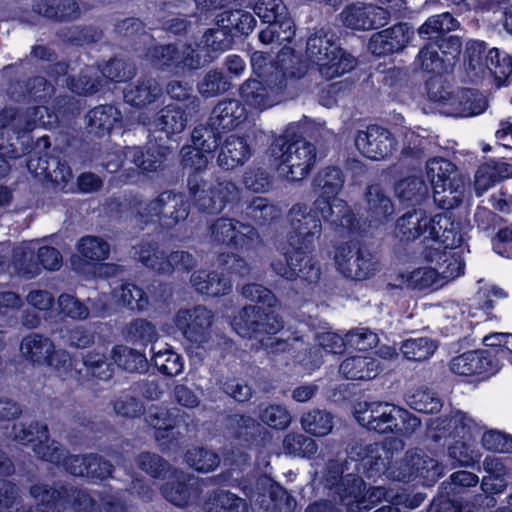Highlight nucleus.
Wrapping results in <instances>:
<instances>
[{"instance_id":"f257e3e1","label":"nucleus","mask_w":512,"mask_h":512,"mask_svg":"<svg viewBox=\"0 0 512 512\" xmlns=\"http://www.w3.org/2000/svg\"><path fill=\"white\" fill-rule=\"evenodd\" d=\"M287 218L290 230L287 245L281 248L284 258L272 259L270 267L288 281L315 283L320 278V267L310 253L321 236V220L316 211L303 203L292 205Z\"/></svg>"},{"instance_id":"f03ea898","label":"nucleus","mask_w":512,"mask_h":512,"mask_svg":"<svg viewBox=\"0 0 512 512\" xmlns=\"http://www.w3.org/2000/svg\"><path fill=\"white\" fill-rule=\"evenodd\" d=\"M394 232L403 242L423 237L424 240L452 247L463 241L460 223L454 221L448 212L431 216L423 209L408 211L397 219Z\"/></svg>"},{"instance_id":"7ed1b4c3","label":"nucleus","mask_w":512,"mask_h":512,"mask_svg":"<svg viewBox=\"0 0 512 512\" xmlns=\"http://www.w3.org/2000/svg\"><path fill=\"white\" fill-rule=\"evenodd\" d=\"M129 208L136 224L141 228L148 224L171 228L186 220L189 215L186 196L173 191H164L150 201L133 197L129 201Z\"/></svg>"},{"instance_id":"20e7f679","label":"nucleus","mask_w":512,"mask_h":512,"mask_svg":"<svg viewBox=\"0 0 512 512\" xmlns=\"http://www.w3.org/2000/svg\"><path fill=\"white\" fill-rule=\"evenodd\" d=\"M344 185L342 171L337 167H326L320 170L314 177L313 190L319 194L314 201V206L320 212L323 219L334 226L351 229L354 225V214L347 204L334 198Z\"/></svg>"},{"instance_id":"39448f33","label":"nucleus","mask_w":512,"mask_h":512,"mask_svg":"<svg viewBox=\"0 0 512 512\" xmlns=\"http://www.w3.org/2000/svg\"><path fill=\"white\" fill-rule=\"evenodd\" d=\"M268 154L280 173L291 181L306 178L316 162V148L313 144L302 139L293 140L287 135L276 137Z\"/></svg>"},{"instance_id":"423d86ee","label":"nucleus","mask_w":512,"mask_h":512,"mask_svg":"<svg viewBox=\"0 0 512 512\" xmlns=\"http://www.w3.org/2000/svg\"><path fill=\"white\" fill-rule=\"evenodd\" d=\"M306 54L318 65L320 75L327 80L350 72L357 65V60L336 44L334 34L324 29L308 38Z\"/></svg>"},{"instance_id":"0eeeda50","label":"nucleus","mask_w":512,"mask_h":512,"mask_svg":"<svg viewBox=\"0 0 512 512\" xmlns=\"http://www.w3.org/2000/svg\"><path fill=\"white\" fill-rule=\"evenodd\" d=\"M187 185L194 205L209 214L221 213L240 200V189L225 178L218 177L208 182L193 175L188 177Z\"/></svg>"},{"instance_id":"6e6552de","label":"nucleus","mask_w":512,"mask_h":512,"mask_svg":"<svg viewBox=\"0 0 512 512\" xmlns=\"http://www.w3.org/2000/svg\"><path fill=\"white\" fill-rule=\"evenodd\" d=\"M426 174L434 190V201L441 208L453 209L462 202L465 181L452 162L433 158L427 162Z\"/></svg>"},{"instance_id":"1a4fd4ad","label":"nucleus","mask_w":512,"mask_h":512,"mask_svg":"<svg viewBox=\"0 0 512 512\" xmlns=\"http://www.w3.org/2000/svg\"><path fill=\"white\" fill-rule=\"evenodd\" d=\"M213 322L214 313L202 305L182 308L174 316V324L189 342V352L200 359L213 347Z\"/></svg>"},{"instance_id":"9d476101","label":"nucleus","mask_w":512,"mask_h":512,"mask_svg":"<svg viewBox=\"0 0 512 512\" xmlns=\"http://www.w3.org/2000/svg\"><path fill=\"white\" fill-rule=\"evenodd\" d=\"M485 51L486 44L483 41L474 40L467 43L466 73L472 81L491 75L501 85L512 73V59L498 48H491L487 54Z\"/></svg>"},{"instance_id":"9b49d317","label":"nucleus","mask_w":512,"mask_h":512,"mask_svg":"<svg viewBox=\"0 0 512 512\" xmlns=\"http://www.w3.org/2000/svg\"><path fill=\"white\" fill-rule=\"evenodd\" d=\"M338 493L348 512H367L381 501L394 505L402 502V497L392 489L377 486L366 490L363 479L351 474L342 479Z\"/></svg>"},{"instance_id":"f8f14e48","label":"nucleus","mask_w":512,"mask_h":512,"mask_svg":"<svg viewBox=\"0 0 512 512\" xmlns=\"http://www.w3.org/2000/svg\"><path fill=\"white\" fill-rule=\"evenodd\" d=\"M30 493L39 502L30 512H61V509H67V505H72L76 512H98L95 501L84 491L73 488L51 491L44 485H34Z\"/></svg>"},{"instance_id":"ddd939ff","label":"nucleus","mask_w":512,"mask_h":512,"mask_svg":"<svg viewBox=\"0 0 512 512\" xmlns=\"http://www.w3.org/2000/svg\"><path fill=\"white\" fill-rule=\"evenodd\" d=\"M334 261L339 273L355 281L370 279L379 271L377 257L368 248L357 243L337 246Z\"/></svg>"},{"instance_id":"4468645a","label":"nucleus","mask_w":512,"mask_h":512,"mask_svg":"<svg viewBox=\"0 0 512 512\" xmlns=\"http://www.w3.org/2000/svg\"><path fill=\"white\" fill-rule=\"evenodd\" d=\"M443 473L437 460L418 451H408L405 456L388 468V478L395 481L419 479L423 485H431Z\"/></svg>"},{"instance_id":"2eb2a0df","label":"nucleus","mask_w":512,"mask_h":512,"mask_svg":"<svg viewBox=\"0 0 512 512\" xmlns=\"http://www.w3.org/2000/svg\"><path fill=\"white\" fill-rule=\"evenodd\" d=\"M286 87L285 77L277 74L268 80L249 78L240 86L239 93L246 106L263 111L284 99Z\"/></svg>"},{"instance_id":"dca6fc26","label":"nucleus","mask_w":512,"mask_h":512,"mask_svg":"<svg viewBox=\"0 0 512 512\" xmlns=\"http://www.w3.org/2000/svg\"><path fill=\"white\" fill-rule=\"evenodd\" d=\"M147 57L151 63L158 68L174 70L175 73H183L186 70L199 69L205 65L199 53L191 46L178 49L174 45L158 46L149 50Z\"/></svg>"},{"instance_id":"f3484780","label":"nucleus","mask_w":512,"mask_h":512,"mask_svg":"<svg viewBox=\"0 0 512 512\" xmlns=\"http://www.w3.org/2000/svg\"><path fill=\"white\" fill-rule=\"evenodd\" d=\"M357 150L372 160H383L393 154L396 142L389 130L379 125H370L358 130L354 137Z\"/></svg>"},{"instance_id":"a211bd4d","label":"nucleus","mask_w":512,"mask_h":512,"mask_svg":"<svg viewBox=\"0 0 512 512\" xmlns=\"http://www.w3.org/2000/svg\"><path fill=\"white\" fill-rule=\"evenodd\" d=\"M458 27V21L448 12L431 16L420 26L418 33L422 38L437 39L436 46L443 54L456 56L460 52L461 42L456 36L446 34Z\"/></svg>"},{"instance_id":"6ab92c4d","label":"nucleus","mask_w":512,"mask_h":512,"mask_svg":"<svg viewBox=\"0 0 512 512\" xmlns=\"http://www.w3.org/2000/svg\"><path fill=\"white\" fill-rule=\"evenodd\" d=\"M298 63V58L293 54L289 48L282 49L275 61L270 59L269 54L255 51L251 55V67L254 75L258 79L268 80L273 79L277 74L285 77L287 82L288 77H294L299 74L295 69V64Z\"/></svg>"},{"instance_id":"aec40b11","label":"nucleus","mask_w":512,"mask_h":512,"mask_svg":"<svg viewBox=\"0 0 512 512\" xmlns=\"http://www.w3.org/2000/svg\"><path fill=\"white\" fill-rule=\"evenodd\" d=\"M395 409L396 405L388 402H360L355 406L354 417L368 430L388 433L397 427Z\"/></svg>"},{"instance_id":"412c9836","label":"nucleus","mask_w":512,"mask_h":512,"mask_svg":"<svg viewBox=\"0 0 512 512\" xmlns=\"http://www.w3.org/2000/svg\"><path fill=\"white\" fill-rule=\"evenodd\" d=\"M258 512H291L295 502L290 495L268 477H261L250 496Z\"/></svg>"},{"instance_id":"4be33fe9","label":"nucleus","mask_w":512,"mask_h":512,"mask_svg":"<svg viewBox=\"0 0 512 512\" xmlns=\"http://www.w3.org/2000/svg\"><path fill=\"white\" fill-rule=\"evenodd\" d=\"M10 260L0 259V272H8L24 279H33L41 273L36 260V241L22 242L16 246Z\"/></svg>"},{"instance_id":"5701e85b","label":"nucleus","mask_w":512,"mask_h":512,"mask_svg":"<svg viewBox=\"0 0 512 512\" xmlns=\"http://www.w3.org/2000/svg\"><path fill=\"white\" fill-rule=\"evenodd\" d=\"M389 18L388 10L373 4L355 3L346 7L341 13L343 24L357 30H369L383 26Z\"/></svg>"},{"instance_id":"b1692460","label":"nucleus","mask_w":512,"mask_h":512,"mask_svg":"<svg viewBox=\"0 0 512 512\" xmlns=\"http://www.w3.org/2000/svg\"><path fill=\"white\" fill-rule=\"evenodd\" d=\"M499 369L498 361L486 351H468L454 357L450 362V370L462 376H489Z\"/></svg>"},{"instance_id":"393cba45","label":"nucleus","mask_w":512,"mask_h":512,"mask_svg":"<svg viewBox=\"0 0 512 512\" xmlns=\"http://www.w3.org/2000/svg\"><path fill=\"white\" fill-rule=\"evenodd\" d=\"M412 31L407 24H397L374 33L368 44L369 50L376 56H386L402 51L408 44Z\"/></svg>"},{"instance_id":"a878e982","label":"nucleus","mask_w":512,"mask_h":512,"mask_svg":"<svg viewBox=\"0 0 512 512\" xmlns=\"http://www.w3.org/2000/svg\"><path fill=\"white\" fill-rule=\"evenodd\" d=\"M163 497L178 507H184L196 503L201 490L197 481L183 472H175L173 480L161 487Z\"/></svg>"},{"instance_id":"bb28decb","label":"nucleus","mask_w":512,"mask_h":512,"mask_svg":"<svg viewBox=\"0 0 512 512\" xmlns=\"http://www.w3.org/2000/svg\"><path fill=\"white\" fill-rule=\"evenodd\" d=\"M477 428L476 421L467 413L455 410L449 418H437L431 421L430 433L435 440L446 436L466 438Z\"/></svg>"},{"instance_id":"cd10ccee","label":"nucleus","mask_w":512,"mask_h":512,"mask_svg":"<svg viewBox=\"0 0 512 512\" xmlns=\"http://www.w3.org/2000/svg\"><path fill=\"white\" fill-rule=\"evenodd\" d=\"M460 245L461 243L452 247L443 245V250L440 247L432 248L427 254V258L431 263L435 264L434 268L438 271L439 280L442 285L464 273L465 263L461 252L455 250Z\"/></svg>"},{"instance_id":"c85d7f7f","label":"nucleus","mask_w":512,"mask_h":512,"mask_svg":"<svg viewBox=\"0 0 512 512\" xmlns=\"http://www.w3.org/2000/svg\"><path fill=\"white\" fill-rule=\"evenodd\" d=\"M352 454L357 456L360 465L368 478H376L383 474L388 477L390 452L381 444L358 445Z\"/></svg>"},{"instance_id":"c756f323","label":"nucleus","mask_w":512,"mask_h":512,"mask_svg":"<svg viewBox=\"0 0 512 512\" xmlns=\"http://www.w3.org/2000/svg\"><path fill=\"white\" fill-rule=\"evenodd\" d=\"M52 72L57 75L55 81L61 84H66L67 87L74 93L79 95L91 94L98 91L100 81L98 79V69L92 66L86 67L82 70L76 79L75 77L65 78L68 72V65L65 63H57L53 66Z\"/></svg>"},{"instance_id":"7c9ffc66","label":"nucleus","mask_w":512,"mask_h":512,"mask_svg":"<svg viewBox=\"0 0 512 512\" xmlns=\"http://www.w3.org/2000/svg\"><path fill=\"white\" fill-rule=\"evenodd\" d=\"M246 119L244 105L236 99L220 101L212 110L209 125L218 130H232Z\"/></svg>"},{"instance_id":"2f4dec72","label":"nucleus","mask_w":512,"mask_h":512,"mask_svg":"<svg viewBox=\"0 0 512 512\" xmlns=\"http://www.w3.org/2000/svg\"><path fill=\"white\" fill-rule=\"evenodd\" d=\"M367 219L375 226L386 223L394 214L395 208L391 198L378 185H371L366 193Z\"/></svg>"},{"instance_id":"473e14b6","label":"nucleus","mask_w":512,"mask_h":512,"mask_svg":"<svg viewBox=\"0 0 512 512\" xmlns=\"http://www.w3.org/2000/svg\"><path fill=\"white\" fill-rule=\"evenodd\" d=\"M163 94L158 81L151 77L138 79L124 91L125 101L135 107H145L156 102Z\"/></svg>"},{"instance_id":"72a5a7b5","label":"nucleus","mask_w":512,"mask_h":512,"mask_svg":"<svg viewBox=\"0 0 512 512\" xmlns=\"http://www.w3.org/2000/svg\"><path fill=\"white\" fill-rule=\"evenodd\" d=\"M389 285L393 288L424 290L433 286H442V283L436 268L420 267L397 274Z\"/></svg>"},{"instance_id":"f704fd0d","label":"nucleus","mask_w":512,"mask_h":512,"mask_svg":"<svg viewBox=\"0 0 512 512\" xmlns=\"http://www.w3.org/2000/svg\"><path fill=\"white\" fill-rule=\"evenodd\" d=\"M251 156L246 140L237 135H229L223 142L217 163L220 167L230 170L244 164Z\"/></svg>"},{"instance_id":"c9c22d12","label":"nucleus","mask_w":512,"mask_h":512,"mask_svg":"<svg viewBox=\"0 0 512 512\" xmlns=\"http://www.w3.org/2000/svg\"><path fill=\"white\" fill-rule=\"evenodd\" d=\"M191 283L197 292L212 297L224 296L232 289L230 279L215 271H195L191 275Z\"/></svg>"},{"instance_id":"e433bc0d","label":"nucleus","mask_w":512,"mask_h":512,"mask_svg":"<svg viewBox=\"0 0 512 512\" xmlns=\"http://www.w3.org/2000/svg\"><path fill=\"white\" fill-rule=\"evenodd\" d=\"M27 167L37 176L49 177L61 189H64L73 177L70 167L57 159H52L49 163L46 159L30 157Z\"/></svg>"},{"instance_id":"4c0bfd02","label":"nucleus","mask_w":512,"mask_h":512,"mask_svg":"<svg viewBox=\"0 0 512 512\" xmlns=\"http://www.w3.org/2000/svg\"><path fill=\"white\" fill-rule=\"evenodd\" d=\"M32 8L43 17L59 21L75 19L80 13L74 0H34Z\"/></svg>"},{"instance_id":"58836bf2","label":"nucleus","mask_w":512,"mask_h":512,"mask_svg":"<svg viewBox=\"0 0 512 512\" xmlns=\"http://www.w3.org/2000/svg\"><path fill=\"white\" fill-rule=\"evenodd\" d=\"M380 365L377 359L365 356H353L345 359L339 372L350 380H370L377 376Z\"/></svg>"},{"instance_id":"ea45409f","label":"nucleus","mask_w":512,"mask_h":512,"mask_svg":"<svg viewBox=\"0 0 512 512\" xmlns=\"http://www.w3.org/2000/svg\"><path fill=\"white\" fill-rule=\"evenodd\" d=\"M89 132L104 135L121 124V112L112 105H101L90 110L86 116Z\"/></svg>"},{"instance_id":"a19ab883","label":"nucleus","mask_w":512,"mask_h":512,"mask_svg":"<svg viewBox=\"0 0 512 512\" xmlns=\"http://www.w3.org/2000/svg\"><path fill=\"white\" fill-rule=\"evenodd\" d=\"M512 167L506 163H486L481 165L474 176V190L477 196L483 195L497 182L511 176Z\"/></svg>"},{"instance_id":"79ce46f5","label":"nucleus","mask_w":512,"mask_h":512,"mask_svg":"<svg viewBox=\"0 0 512 512\" xmlns=\"http://www.w3.org/2000/svg\"><path fill=\"white\" fill-rule=\"evenodd\" d=\"M51 352H53V341L38 333L25 336L20 344L21 355L36 365H43Z\"/></svg>"},{"instance_id":"37998d69","label":"nucleus","mask_w":512,"mask_h":512,"mask_svg":"<svg viewBox=\"0 0 512 512\" xmlns=\"http://www.w3.org/2000/svg\"><path fill=\"white\" fill-rule=\"evenodd\" d=\"M300 424L307 434L324 437L333 429V415L325 410L312 409L302 414Z\"/></svg>"},{"instance_id":"c03bdc74","label":"nucleus","mask_w":512,"mask_h":512,"mask_svg":"<svg viewBox=\"0 0 512 512\" xmlns=\"http://www.w3.org/2000/svg\"><path fill=\"white\" fill-rule=\"evenodd\" d=\"M112 298L117 304L133 311H143L149 305V298L142 288L132 283H125L115 288Z\"/></svg>"},{"instance_id":"a18cd8bd","label":"nucleus","mask_w":512,"mask_h":512,"mask_svg":"<svg viewBox=\"0 0 512 512\" xmlns=\"http://www.w3.org/2000/svg\"><path fill=\"white\" fill-rule=\"evenodd\" d=\"M188 117L184 109L178 105L169 104L159 112L155 123L156 127L164 131L167 135L179 134L187 126Z\"/></svg>"},{"instance_id":"49530a36","label":"nucleus","mask_w":512,"mask_h":512,"mask_svg":"<svg viewBox=\"0 0 512 512\" xmlns=\"http://www.w3.org/2000/svg\"><path fill=\"white\" fill-rule=\"evenodd\" d=\"M282 448L286 455L293 457L312 458L318 452L317 442L298 432L287 433L283 438Z\"/></svg>"},{"instance_id":"de8ad7c7","label":"nucleus","mask_w":512,"mask_h":512,"mask_svg":"<svg viewBox=\"0 0 512 512\" xmlns=\"http://www.w3.org/2000/svg\"><path fill=\"white\" fill-rule=\"evenodd\" d=\"M438 344L430 337L408 338L401 343L400 351L409 361L428 360L437 350Z\"/></svg>"},{"instance_id":"09e8293b","label":"nucleus","mask_w":512,"mask_h":512,"mask_svg":"<svg viewBox=\"0 0 512 512\" xmlns=\"http://www.w3.org/2000/svg\"><path fill=\"white\" fill-rule=\"evenodd\" d=\"M122 154L126 162L134 164L143 172L156 171L163 161V156L158 149H148L144 152L139 147H127Z\"/></svg>"},{"instance_id":"8fccbe9b","label":"nucleus","mask_w":512,"mask_h":512,"mask_svg":"<svg viewBox=\"0 0 512 512\" xmlns=\"http://www.w3.org/2000/svg\"><path fill=\"white\" fill-rule=\"evenodd\" d=\"M137 259L147 268L162 274H169L170 266L166 263L167 256L157 243L143 242L136 250Z\"/></svg>"},{"instance_id":"3c124183","label":"nucleus","mask_w":512,"mask_h":512,"mask_svg":"<svg viewBox=\"0 0 512 512\" xmlns=\"http://www.w3.org/2000/svg\"><path fill=\"white\" fill-rule=\"evenodd\" d=\"M428 189L422 178L410 176L401 179L395 186V195L401 202L417 203L427 194Z\"/></svg>"},{"instance_id":"603ef678","label":"nucleus","mask_w":512,"mask_h":512,"mask_svg":"<svg viewBox=\"0 0 512 512\" xmlns=\"http://www.w3.org/2000/svg\"><path fill=\"white\" fill-rule=\"evenodd\" d=\"M207 512H247L244 499L228 491L212 494L206 503Z\"/></svg>"},{"instance_id":"864d4df0","label":"nucleus","mask_w":512,"mask_h":512,"mask_svg":"<svg viewBox=\"0 0 512 512\" xmlns=\"http://www.w3.org/2000/svg\"><path fill=\"white\" fill-rule=\"evenodd\" d=\"M179 416L180 410L177 408L154 407L149 409L146 422L157 430L155 437L160 439L164 437L162 431H168L177 425Z\"/></svg>"},{"instance_id":"5fc2aeb1","label":"nucleus","mask_w":512,"mask_h":512,"mask_svg":"<svg viewBox=\"0 0 512 512\" xmlns=\"http://www.w3.org/2000/svg\"><path fill=\"white\" fill-rule=\"evenodd\" d=\"M185 461L194 470L209 473L219 466L220 457L212 450L194 447L186 452Z\"/></svg>"},{"instance_id":"6e6d98bb","label":"nucleus","mask_w":512,"mask_h":512,"mask_svg":"<svg viewBox=\"0 0 512 512\" xmlns=\"http://www.w3.org/2000/svg\"><path fill=\"white\" fill-rule=\"evenodd\" d=\"M247 215L259 225L269 224L281 218L282 210L266 198L256 197L247 207Z\"/></svg>"},{"instance_id":"4d7b16f0","label":"nucleus","mask_w":512,"mask_h":512,"mask_svg":"<svg viewBox=\"0 0 512 512\" xmlns=\"http://www.w3.org/2000/svg\"><path fill=\"white\" fill-rule=\"evenodd\" d=\"M457 114L461 117H470L484 112L487 108L485 96L474 90H462L457 96Z\"/></svg>"},{"instance_id":"13d9d810","label":"nucleus","mask_w":512,"mask_h":512,"mask_svg":"<svg viewBox=\"0 0 512 512\" xmlns=\"http://www.w3.org/2000/svg\"><path fill=\"white\" fill-rule=\"evenodd\" d=\"M77 250L85 260L100 262L108 258L110 247L99 237L85 236L79 240Z\"/></svg>"},{"instance_id":"bf43d9fd","label":"nucleus","mask_w":512,"mask_h":512,"mask_svg":"<svg viewBox=\"0 0 512 512\" xmlns=\"http://www.w3.org/2000/svg\"><path fill=\"white\" fill-rule=\"evenodd\" d=\"M125 337L134 344L146 345L158 337L156 327L146 319L138 318L131 321L125 328Z\"/></svg>"},{"instance_id":"052dcab7","label":"nucleus","mask_w":512,"mask_h":512,"mask_svg":"<svg viewBox=\"0 0 512 512\" xmlns=\"http://www.w3.org/2000/svg\"><path fill=\"white\" fill-rule=\"evenodd\" d=\"M115 363L129 372L144 371L147 360L144 354L127 346H116L113 351Z\"/></svg>"},{"instance_id":"680f3d73","label":"nucleus","mask_w":512,"mask_h":512,"mask_svg":"<svg viewBox=\"0 0 512 512\" xmlns=\"http://www.w3.org/2000/svg\"><path fill=\"white\" fill-rule=\"evenodd\" d=\"M106 353V347H98L83 358V363L91 375L100 380H108L112 376V366L107 362Z\"/></svg>"},{"instance_id":"e2e57ef3","label":"nucleus","mask_w":512,"mask_h":512,"mask_svg":"<svg viewBox=\"0 0 512 512\" xmlns=\"http://www.w3.org/2000/svg\"><path fill=\"white\" fill-rule=\"evenodd\" d=\"M257 309L258 306H245L233 317L231 325L239 336L255 338Z\"/></svg>"},{"instance_id":"0e129e2a","label":"nucleus","mask_w":512,"mask_h":512,"mask_svg":"<svg viewBox=\"0 0 512 512\" xmlns=\"http://www.w3.org/2000/svg\"><path fill=\"white\" fill-rule=\"evenodd\" d=\"M227 429L237 438L249 440L262 429L261 425L252 417L234 414L227 418Z\"/></svg>"},{"instance_id":"69168bd1","label":"nucleus","mask_w":512,"mask_h":512,"mask_svg":"<svg viewBox=\"0 0 512 512\" xmlns=\"http://www.w3.org/2000/svg\"><path fill=\"white\" fill-rule=\"evenodd\" d=\"M152 361L156 368L167 376H177L184 368L182 357L170 349L155 352Z\"/></svg>"},{"instance_id":"338daca9","label":"nucleus","mask_w":512,"mask_h":512,"mask_svg":"<svg viewBox=\"0 0 512 512\" xmlns=\"http://www.w3.org/2000/svg\"><path fill=\"white\" fill-rule=\"evenodd\" d=\"M472 505H455L450 499L443 498L433 501L429 512H476L486 501V506L493 507L496 500L493 497L478 495Z\"/></svg>"},{"instance_id":"774afa93","label":"nucleus","mask_w":512,"mask_h":512,"mask_svg":"<svg viewBox=\"0 0 512 512\" xmlns=\"http://www.w3.org/2000/svg\"><path fill=\"white\" fill-rule=\"evenodd\" d=\"M407 402L411 408L423 413H435L442 407L441 400L432 391L424 388L413 391Z\"/></svg>"}]
</instances>
